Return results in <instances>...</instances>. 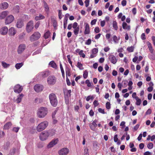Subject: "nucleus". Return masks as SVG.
<instances>
[{"label": "nucleus", "mask_w": 155, "mask_h": 155, "mask_svg": "<svg viewBox=\"0 0 155 155\" xmlns=\"http://www.w3.org/2000/svg\"><path fill=\"white\" fill-rule=\"evenodd\" d=\"M9 12L8 11H4L0 13V19H3L5 18L8 14Z\"/></svg>", "instance_id": "17"}, {"label": "nucleus", "mask_w": 155, "mask_h": 155, "mask_svg": "<svg viewBox=\"0 0 155 155\" xmlns=\"http://www.w3.org/2000/svg\"><path fill=\"white\" fill-rule=\"evenodd\" d=\"M20 7L18 5H16L14 7L13 10L15 12L18 13L19 12Z\"/></svg>", "instance_id": "34"}, {"label": "nucleus", "mask_w": 155, "mask_h": 155, "mask_svg": "<svg viewBox=\"0 0 155 155\" xmlns=\"http://www.w3.org/2000/svg\"><path fill=\"white\" fill-rule=\"evenodd\" d=\"M85 29L84 32V33L85 35L89 34L90 32L89 26L88 23H85Z\"/></svg>", "instance_id": "19"}, {"label": "nucleus", "mask_w": 155, "mask_h": 155, "mask_svg": "<svg viewBox=\"0 0 155 155\" xmlns=\"http://www.w3.org/2000/svg\"><path fill=\"white\" fill-rule=\"evenodd\" d=\"M69 150L67 148H63L58 151L59 155H67L69 153Z\"/></svg>", "instance_id": "7"}, {"label": "nucleus", "mask_w": 155, "mask_h": 155, "mask_svg": "<svg viewBox=\"0 0 155 155\" xmlns=\"http://www.w3.org/2000/svg\"><path fill=\"white\" fill-rule=\"evenodd\" d=\"M40 74L41 77L45 78L47 77L49 74L48 71H45L40 73Z\"/></svg>", "instance_id": "22"}, {"label": "nucleus", "mask_w": 155, "mask_h": 155, "mask_svg": "<svg viewBox=\"0 0 155 155\" xmlns=\"http://www.w3.org/2000/svg\"><path fill=\"white\" fill-rule=\"evenodd\" d=\"M2 66L5 68L8 67L10 65L6 63L5 62H2Z\"/></svg>", "instance_id": "44"}, {"label": "nucleus", "mask_w": 155, "mask_h": 155, "mask_svg": "<svg viewBox=\"0 0 155 155\" xmlns=\"http://www.w3.org/2000/svg\"><path fill=\"white\" fill-rule=\"evenodd\" d=\"M98 50L97 48H94L92 50L93 54H96L98 52Z\"/></svg>", "instance_id": "59"}, {"label": "nucleus", "mask_w": 155, "mask_h": 155, "mask_svg": "<svg viewBox=\"0 0 155 155\" xmlns=\"http://www.w3.org/2000/svg\"><path fill=\"white\" fill-rule=\"evenodd\" d=\"M88 72L86 70L85 71L83 74V78L84 79H86L88 76Z\"/></svg>", "instance_id": "42"}, {"label": "nucleus", "mask_w": 155, "mask_h": 155, "mask_svg": "<svg viewBox=\"0 0 155 155\" xmlns=\"http://www.w3.org/2000/svg\"><path fill=\"white\" fill-rule=\"evenodd\" d=\"M24 25L23 21L20 19L17 20L16 23V26L18 28H21Z\"/></svg>", "instance_id": "18"}, {"label": "nucleus", "mask_w": 155, "mask_h": 155, "mask_svg": "<svg viewBox=\"0 0 155 155\" xmlns=\"http://www.w3.org/2000/svg\"><path fill=\"white\" fill-rule=\"evenodd\" d=\"M79 31V27L76 28H74V34L75 35H77L78 34Z\"/></svg>", "instance_id": "39"}, {"label": "nucleus", "mask_w": 155, "mask_h": 155, "mask_svg": "<svg viewBox=\"0 0 155 155\" xmlns=\"http://www.w3.org/2000/svg\"><path fill=\"white\" fill-rule=\"evenodd\" d=\"M153 147V144L152 143H150L147 145V147L148 149H151Z\"/></svg>", "instance_id": "47"}, {"label": "nucleus", "mask_w": 155, "mask_h": 155, "mask_svg": "<svg viewBox=\"0 0 155 155\" xmlns=\"http://www.w3.org/2000/svg\"><path fill=\"white\" fill-rule=\"evenodd\" d=\"M58 139H53L52 140L48 145L47 148H51L55 145L58 142Z\"/></svg>", "instance_id": "11"}, {"label": "nucleus", "mask_w": 155, "mask_h": 155, "mask_svg": "<svg viewBox=\"0 0 155 155\" xmlns=\"http://www.w3.org/2000/svg\"><path fill=\"white\" fill-rule=\"evenodd\" d=\"M134 47L132 46L128 47L127 48V50L129 52H131L134 51Z\"/></svg>", "instance_id": "40"}, {"label": "nucleus", "mask_w": 155, "mask_h": 155, "mask_svg": "<svg viewBox=\"0 0 155 155\" xmlns=\"http://www.w3.org/2000/svg\"><path fill=\"white\" fill-rule=\"evenodd\" d=\"M65 71L67 76H70L71 75V73L70 69L68 67H66L65 68Z\"/></svg>", "instance_id": "30"}, {"label": "nucleus", "mask_w": 155, "mask_h": 155, "mask_svg": "<svg viewBox=\"0 0 155 155\" xmlns=\"http://www.w3.org/2000/svg\"><path fill=\"white\" fill-rule=\"evenodd\" d=\"M90 1L89 0H86L84 2V3L85 5V6L87 7L89 4Z\"/></svg>", "instance_id": "58"}, {"label": "nucleus", "mask_w": 155, "mask_h": 155, "mask_svg": "<svg viewBox=\"0 0 155 155\" xmlns=\"http://www.w3.org/2000/svg\"><path fill=\"white\" fill-rule=\"evenodd\" d=\"M50 33L49 31H47L44 35V38L45 39L48 38L50 35Z\"/></svg>", "instance_id": "35"}, {"label": "nucleus", "mask_w": 155, "mask_h": 155, "mask_svg": "<svg viewBox=\"0 0 155 155\" xmlns=\"http://www.w3.org/2000/svg\"><path fill=\"white\" fill-rule=\"evenodd\" d=\"M67 57L68 58V61L69 63L71 64V66L72 67H73L72 64V61H71V60L70 55H68L67 56Z\"/></svg>", "instance_id": "43"}, {"label": "nucleus", "mask_w": 155, "mask_h": 155, "mask_svg": "<svg viewBox=\"0 0 155 155\" xmlns=\"http://www.w3.org/2000/svg\"><path fill=\"white\" fill-rule=\"evenodd\" d=\"M41 49H39L37 50L36 51H35V52H34L33 54V55H35L37 54H38L40 53L41 52Z\"/></svg>", "instance_id": "50"}, {"label": "nucleus", "mask_w": 155, "mask_h": 155, "mask_svg": "<svg viewBox=\"0 0 155 155\" xmlns=\"http://www.w3.org/2000/svg\"><path fill=\"white\" fill-rule=\"evenodd\" d=\"M97 122V120L95 119L93 122L91 124L96 127L97 126V124H96V123Z\"/></svg>", "instance_id": "55"}, {"label": "nucleus", "mask_w": 155, "mask_h": 155, "mask_svg": "<svg viewBox=\"0 0 155 155\" xmlns=\"http://www.w3.org/2000/svg\"><path fill=\"white\" fill-rule=\"evenodd\" d=\"M16 33V31L13 27H11L8 30V33L10 35L14 36Z\"/></svg>", "instance_id": "15"}, {"label": "nucleus", "mask_w": 155, "mask_h": 155, "mask_svg": "<svg viewBox=\"0 0 155 155\" xmlns=\"http://www.w3.org/2000/svg\"><path fill=\"white\" fill-rule=\"evenodd\" d=\"M77 66L81 70H82L84 69L83 66V64L79 62H78Z\"/></svg>", "instance_id": "33"}, {"label": "nucleus", "mask_w": 155, "mask_h": 155, "mask_svg": "<svg viewBox=\"0 0 155 155\" xmlns=\"http://www.w3.org/2000/svg\"><path fill=\"white\" fill-rule=\"evenodd\" d=\"M56 81V78L54 76H50L47 79L48 84L52 85L55 84Z\"/></svg>", "instance_id": "5"}, {"label": "nucleus", "mask_w": 155, "mask_h": 155, "mask_svg": "<svg viewBox=\"0 0 155 155\" xmlns=\"http://www.w3.org/2000/svg\"><path fill=\"white\" fill-rule=\"evenodd\" d=\"M71 92V90H67L66 92H64V94H65L66 93L67 94H66L67 96L68 97V94H69V96H70Z\"/></svg>", "instance_id": "56"}, {"label": "nucleus", "mask_w": 155, "mask_h": 155, "mask_svg": "<svg viewBox=\"0 0 155 155\" xmlns=\"http://www.w3.org/2000/svg\"><path fill=\"white\" fill-rule=\"evenodd\" d=\"M22 87L19 84H17L15 85L14 88V91L18 94L20 93L23 90Z\"/></svg>", "instance_id": "10"}, {"label": "nucleus", "mask_w": 155, "mask_h": 155, "mask_svg": "<svg viewBox=\"0 0 155 155\" xmlns=\"http://www.w3.org/2000/svg\"><path fill=\"white\" fill-rule=\"evenodd\" d=\"M14 16L11 15H8L6 18L5 24L6 25L9 24L12 22L14 20Z\"/></svg>", "instance_id": "9"}, {"label": "nucleus", "mask_w": 155, "mask_h": 155, "mask_svg": "<svg viewBox=\"0 0 155 155\" xmlns=\"http://www.w3.org/2000/svg\"><path fill=\"white\" fill-rule=\"evenodd\" d=\"M136 104L137 105H140L141 102V99H139L138 97H136Z\"/></svg>", "instance_id": "36"}, {"label": "nucleus", "mask_w": 155, "mask_h": 155, "mask_svg": "<svg viewBox=\"0 0 155 155\" xmlns=\"http://www.w3.org/2000/svg\"><path fill=\"white\" fill-rule=\"evenodd\" d=\"M58 108H57L56 110L53 112L52 115V116L53 118H55V115L58 111Z\"/></svg>", "instance_id": "45"}, {"label": "nucleus", "mask_w": 155, "mask_h": 155, "mask_svg": "<svg viewBox=\"0 0 155 155\" xmlns=\"http://www.w3.org/2000/svg\"><path fill=\"white\" fill-rule=\"evenodd\" d=\"M12 125L11 122H8L6 123L4 126V128L5 129H8Z\"/></svg>", "instance_id": "26"}, {"label": "nucleus", "mask_w": 155, "mask_h": 155, "mask_svg": "<svg viewBox=\"0 0 155 155\" xmlns=\"http://www.w3.org/2000/svg\"><path fill=\"white\" fill-rule=\"evenodd\" d=\"M8 4L7 2H4L1 4L0 8L1 9H5L8 8Z\"/></svg>", "instance_id": "20"}, {"label": "nucleus", "mask_w": 155, "mask_h": 155, "mask_svg": "<svg viewBox=\"0 0 155 155\" xmlns=\"http://www.w3.org/2000/svg\"><path fill=\"white\" fill-rule=\"evenodd\" d=\"M23 65V63H19L16 64L15 65V67L17 69H19Z\"/></svg>", "instance_id": "32"}, {"label": "nucleus", "mask_w": 155, "mask_h": 155, "mask_svg": "<svg viewBox=\"0 0 155 155\" xmlns=\"http://www.w3.org/2000/svg\"><path fill=\"white\" fill-rule=\"evenodd\" d=\"M49 98L51 105L54 107H56L58 104V101L55 94L53 93L50 94L49 95Z\"/></svg>", "instance_id": "1"}, {"label": "nucleus", "mask_w": 155, "mask_h": 155, "mask_svg": "<svg viewBox=\"0 0 155 155\" xmlns=\"http://www.w3.org/2000/svg\"><path fill=\"white\" fill-rule=\"evenodd\" d=\"M45 17L41 14H40L38 16H37L35 18V19L36 20H39L44 18Z\"/></svg>", "instance_id": "31"}, {"label": "nucleus", "mask_w": 155, "mask_h": 155, "mask_svg": "<svg viewBox=\"0 0 155 155\" xmlns=\"http://www.w3.org/2000/svg\"><path fill=\"white\" fill-rule=\"evenodd\" d=\"M98 111L99 112L103 114H104L105 113L104 110L101 108H99L98 109Z\"/></svg>", "instance_id": "57"}, {"label": "nucleus", "mask_w": 155, "mask_h": 155, "mask_svg": "<svg viewBox=\"0 0 155 155\" xmlns=\"http://www.w3.org/2000/svg\"><path fill=\"white\" fill-rule=\"evenodd\" d=\"M47 113V109L45 107H41L38 109L37 115L38 117L42 118L44 117Z\"/></svg>", "instance_id": "2"}, {"label": "nucleus", "mask_w": 155, "mask_h": 155, "mask_svg": "<svg viewBox=\"0 0 155 155\" xmlns=\"http://www.w3.org/2000/svg\"><path fill=\"white\" fill-rule=\"evenodd\" d=\"M147 44L150 52L151 54H153V51L151 44L149 41H147Z\"/></svg>", "instance_id": "24"}, {"label": "nucleus", "mask_w": 155, "mask_h": 155, "mask_svg": "<svg viewBox=\"0 0 155 155\" xmlns=\"http://www.w3.org/2000/svg\"><path fill=\"white\" fill-rule=\"evenodd\" d=\"M19 127H14L13 128V131L15 132H17L19 129Z\"/></svg>", "instance_id": "52"}, {"label": "nucleus", "mask_w": 155, "mask_h": 155, "mask_svg": "<svg viewBox=\"0 0 155 155\" xmlns=\"http://www.w3.org/2000/svg\"><path fill=\"white\" fill-rule=\"evenodd\" d=\"M25 45L24 44L20 45L18 49V54H21L25 50Z\"/></svg>", "instance_id": "13"}, {"label": "nucleus", "mask_w": 155, "mask_h": 155, "mask_svg": "<svg viewBox=\"0 0 155 155\" xmlns=\"http://www.w3.org/2000/svg\"><path fill=\"white\" fill-rule=\"evenodd\" d=\"M24 96V94H19L17 96V98L16 100V101L17 103H19L21 102V99Z\"/></svg>", "instance_id": "21"}, {"label": "nucleus", "mask_w": 155, "mask_h": 155, "mask_svg": "<svg viewBox=\"0 0 155 155\" xmlns=\"http://www.w3.org/2000/svg\"><path fill=\"white\" fill-rule=\"evenodd\" d=\"M48 123L46 121H44L39 124L37 127V130L38 132H41L44 130L47 127Z\"/></svg>", "instance_id": "3"}, {"label": "nucleus", "mask_w": 155, "mask_h": 155, "mask_svg": "<svg viewBox=\"0 0 155 155\" xmlns=\"http://www.w3.org/2000/svg\"><path fill=\"white\" fill-rule=\"evenodd\" d=\"M48 133V136H52L55 134V131L54 130H51L47 131Z\"/></svg>", "instance_id": "29"}, {"label": "nucleus", "mask_w": 155, "mask_h": 155, "mask_svg": "<svg viewBox=\"0 0 155 155\" xmlns=\"http://www.w3.org/2000/svg\"><path fill=\"white\" fill-rule=\"evenodd\" d=\"M49 65L54 68L56 69L57 68V65L54 61H50L49 63Z\"/></svg>", "instance_id": "27"}, {"label": "nucleus", "mask_w": 155, "mask_h": 155, "mask_svg": "<svg viewBox=\"0 0 155 155\" xmlns=\"http://www.w3.org/2000/svg\"><path fill=\"white\" fill-rule=\"evenodd\" d=\"M122 27L123 29L129 30L130 29V26L128 25L126 22H124L122 24Z\"/></svg>", "instance_id": "23"}, {"label": "nucleus", "mask_w": 155, "mask_h": 155, "mask_svg": "<svg viewBox=\"0 0 155 155\" xmlns=\"http://www.w3.org/2000/svg\"><path fill=\"white\" fill-rule=\"evenodd\" d=\"M141 38L143 40H144L146 39L145 35L144 33H142L141 36Z\"/></svg>", "instance_id": "63"}, {"label": "nucleus", "mask_w": 155, "mask_h": 155, "mask_svg": "<svg viewBox=\"0 0 155 155\" xmlns=\"http://www.w3.org/2000/svg\"><path fill=\"white\" fill-rule=\"evenodd\" d=\"M66 82L68 86H70L71 84V83L70 82V81L68 78L67 76H66Z\"/></svg>", "instance_id": "62"}, {"label": "nucleus", "mask_w": 155, "mask_h": 155, "mask_svg": "<svg viewBox=\"0 0 155 155\" xmlns=\"http://www.w3.org/2000/svg\"><path fill=\"white\" fill-rule=\"evenodd\" d=\"M94 31L96 33H98L100 31V30L98 27H96L94 29Z\"/></svg>", "instance_id": "54"}, {"label": "nucleus", "mask_w": 155, "mask_h": 155, "mask_svg": "<svg viewBox=\"0 0 155 155\" xmlns=\"http://www.w3.org/2000/svg\"><path fill=\"white\" fill-rule=\"evenodd\" d=\"M34 28V24L32 21H29L27 24L26 30L28 33L30 32Z\"/></svg>", "instance_id": "6"}, {"label": "nucleus", "mask_w": 155, "mask_h": 155, "mask_svg": "<svg viewBox=\"0 0 155 155\" xmlns=\"http://www.w3.org/2000/svg\"><path fill=\"white\" fill-rule=\"evenodd\" d=\"M127 4V1L125 0H123L121 2V5L123 6L126 5Z\"/></svg>", "instance_id": "61"}, {"label": "nucleus", "mask_w": 155, "mask_h": 155, "mask_svg": "<svg viewBox=\"0 0 155 155\" xmlns=\"http://www.w3.org/2000/svg\"><path fill=\"white\" fill-rule=\"evenodd\" d=\"M43 2L44 4V7L45 8V11L46 12H49V7L48 5L45 1H43Z\"/></svg>", "instance_id": "28"}, {"label": "nucleus", "mask_w": 155, "mask_h": 155, "mask_svg": "<svg viewBox=\"0 0 155 155\" xmlns=\"http://www.w3.org/2000/svg\"><path fill=\"white\" fill-rule=\"evenodd\" d=\"M152 112V110L150 109H148L147 111L146 112V115H149L151 114Z\"/></svg>", "instance_id": "53"}, {"label": "nucleus", "mask_w": 155, "mask_h": 155, "mask_svg": "<svg viewBox=\"0 0 155 155\" xmlns=\"http://www.w3.org/2000/svg\"><path fill=\"white\" fill-rule=\"evenodd\" d=\"M34 89L36 92H38L42 91L43 87L41 85L37 84L34 86Z\"/></svg>", "instance_id": "12"}, {"label": "nucleus", "mask_w": 155, "mask_h": 155, "mask_svg": "<svg viewBox=\"0 0 155 155\" xmlns=\"http://www.w3.org/2000/svg\"><path fill=\"white\" fill-rule=\"evenodd\" d=\"M152 39L153 41V44L155 46V36H152Z\"/></svg>", "instance_id": "64"}, {"label": "nucleus", "mask_w": 155, "mask_h": 155, "mask_svg": "<svg viewBox=\"0 0 155 155\" xmlns=\"http://www.w3.org/2000/svg\"><path fill=\"white\" fill-rule=\"evenodd\" d=\"M83 51L82 50L80 51L79 52V54L83 58H84L85 57V54L83 53Z\"/></svg>", "instance_id": "46"}, {"label": "nucleus", "mask_w": 155, "mask_h": 155, "mask_svg": "<svg viewBox=\"0 0 155 155\" xmlns=\"http://www.w3.org/2000/svg\"><path fill=\"white\" fill-rule=\"evenodd\" d=\"M78 23L76 22H75L73 23V25L72 26L73 28L74 29V28H76L79 27H78Z\"/></svg>", "instance_id": "51"}, {"label": "nucleus", "mask_w": 155, "mask_h": 155, "mask_svg": "<svg viewBox=\"0 0 155 155\" xmlns=\"http://www.w3.org/2000/svg\"><path fill=\"white\" fill-rule=\"evenodd\" d=\"M48 136L47 131H45L41 133L39 136V137L41 140L44 141L46 140Z\"/></svg>", "instance_id": "8"}, {"label": "nucleus", "mask_w": 155, "mask_h": 155, "mask_svg": "<svg viewBox=\"0 0 155 155\" xmlns=\"http://www.w3.org/2000/svg\"><path fill=\"white\" fill-rule=\"evenodd\" d=\"M85 83L87 84V86L88 87H90L91 86V84L88 80H87L85 81Z\"/></svg>", "instance_id": "48"}, {"label": "nucleus", "mask_w": 155, "mask_h": 155, "mask_svg": "<svg viewBox=\"0 0 155 155\" xmlns=\"http://www.w3.org/2000/svg\"><path fill=\"white\" fill-rule=\"evenodd\" d=\"M109 59L111 63L114 64H115L117 61V60L116 59V57L113 55H109Z\"/></svg>", "instance_id": "14"}, {"label": "nucleus", "mask_w": 155, "mask_h": 155, "mask_svg": "<svg viewBox=\"0 0 155 155\" xmlns=\"http://www.w3.org/2000/svg\"><path fill=\"white\" fill-rule=\"evenodd\" d=\"M113 27L114 30L116 31L117 30L118 27L117 22L115 21H113L112 23Z\"/></svg>", "instance_id": "25"}, {"label": "nucleus", "mask_w": 155, "mask_h": 155, "mask_svg": "<svg viewBox=\"0 0 155 155\" xmlns=\"http://www.w3.org/2000/svg\"><path fill=\"white\" fill-rule=\"evenodd\" d=\"M8 31V28L6 26H4L1 29L0 31L2 35H5L7 33Z\"/></svg>", "instance_id": "16"}, {"label": "nucleus", "mask_w": 155, "mask_h": 155, "mask_svg": "<svg viewBox=\"0 0 155 155\" xmlns=\"http://www.w3.org/2000/svg\"><path fill=\"white\" fill-rule=\"evenodd\" d=\"M128 82L127 80H125L124 81H122V84L123 85V87H125L127 86V85L128 84Z\"/></svg>", "instance_id": "38"}, {"label": "nucleus", "mask_w": 155, "mask_h": 155, "mask_svg": "<svg viewBox=\"0 0 155 155\" xmlns=\"http://www.w3.org/2000/svg\"><path fill=\"white\" fill-rule=\"evenodd\" d=\"M113 39L115 43H117L118 42V39L117 37L115 35L113 36Z\"/></svg>", "instance_id": "41"}, {"label": "nucleus", "mask_w": 155, "mask_h": 155, "mask_svg": "<svg viewBox=\"0 0 155 155\" xmlns=\"http://www.w3.org/2000/svg\"><path fill=\"white\" fill-rule=\"evenodd\" d=\"M148 57L150 59L153 60L155 59V55L153 54V53L151 54H149L148 55Z\"/></svg>", "instance_id": "37"}, {"label": "nucleus", "mask_w": 155, "mask_h": 155, "mask_svg": "<svg viewBox=\"0 0 155 155\" xmlns=\"http://www.w3.org/2000/svg\"><path fill=\"white\" fill-rule=\"evenodd\" d=\"M41 37V34L38 32L34 33L30 37L31 41H34L38 40Z\"/></svg>", "instance_id": "4"}, {"label": "nucleus", "mask_w": 155, "mask_h": 155, "mask_svg": "<svg viewBox=\"0 0 155 155\" xmlns=\"http://www.w3.org/2000/svg\"><path fill=\"white\" fill-rule=\"evenodd\" d=\"M93 104L94 107H95L99 105V103L97 101L95 100L93 102Z\"/></svg>", "instance_id": "60"}, {"label": "nucleus", "mask_w": 155, "mask_h": 155, "mask_svg": "<svg viewBox=\"0 0 155 155\" xmlns=\"http://www.w3.org/2000/svg\"><path fill=\"white\" fill-rule=\"evenodd\" d=\"M106 107L107 109H109L110 108V102H107L106 104Z\"/></svg>", "instance_id": "49"}]
</instances>
